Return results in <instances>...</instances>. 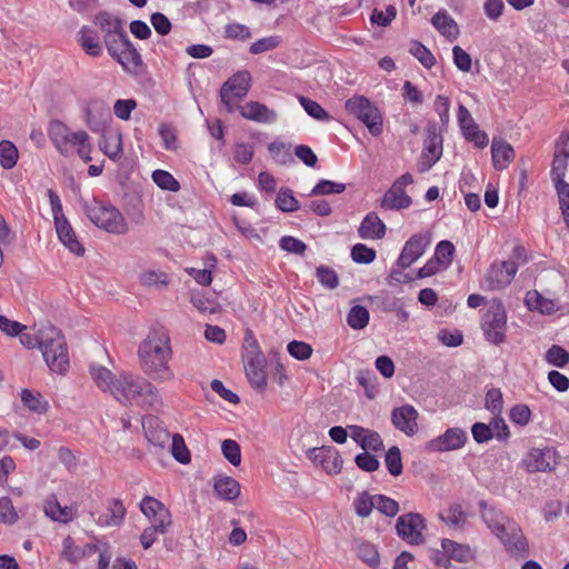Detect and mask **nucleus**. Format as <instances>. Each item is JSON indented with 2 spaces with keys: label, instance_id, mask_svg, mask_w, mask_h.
Returning a JSON list of instances; mask_svg holds the SVG:
<instances>
[{
  "label": "nucleus",
  "instance_id": "obj_4",
  "mask_svg": "<svg viewBox=\"0 0 569 569\" xmlns=\"http://www.w3.org/2000/svg\"><path fill=\"white\" fill-rule=\"evenodd\" d=\"M345 108L349 114L361 121L373 137L382 133V114L367 97L353 96L346 101Z\"/></svg>",
  "mask_w": 569,
  "mask_h": 569
},
{
  "label": "nucleus",
  "instance_id": "obj_19",
  "mask_svg": "<svg viewBox=\"0 0 569 569\" xmlns=\"http://www.w3.org/2000/svg\"><path fill=\"white\" fill-rule=\"evenodd\" d=\"M54 224L59 240L63 246H66L72 253L82 256L84 253V248L77 239L76 233L66 217L63 214H61V218L56 217Z\"/></svg>",
  "mask_w": 569,
  "mask_h": 569
},
{
  "label": "nucleus",
  "instance_id": "obj_49",
  "mask_svg": "<svg viewBox=\"0 0 569 569\" xmlns=\"http://www.w3.org/2000/svg\"><path fill=\"white\" fill-rule=\"evenodd\" d=\"M357 555L370 567H377L380 562L379 552L370 542H361L357 548Z\"/></svg>",
  "mask_w": 569,
  "mask_h": 569
},
{
  "label": "nucleus",
  "instance_id": "obj_1",
  "mask_svg": "<svg viewBox=\"0 0 569 569\" xmlns=\"http://www.w3.org/2000/svg\"><path fill=\"white\" fill-rule=\"evenodd\" d=\"M20 342L33 349L38 347L43 356L47 366L51 371L64 373L69 368V355L67 342L61 330L48 323L42 327L37 336L20 333Z\"/></svg>",
  "mask_w": 569,
  "mask_h": 569
},
{
  "label": "nucleus",
  "instance_id": "obj_11",
  "mask_svg": "<svg viewBox=\"0 0 569 569\" xmlns=\"http://www.w3.org/2000/svg\"><path fill=\"white\" fill-rule=\"evenodd\" d=\"M518 271L516 261H503L492 263L486 276V283L489 290H497L507 287Z\"/></svg>",
  "mask_w": 569,
  "mask_h": 569
},
{
  "label": "nucleus",
  "instance_id": "obj_16",
  "mask_svg": "<svg viewBox=\"0 0 569 569\" xmlns=\"http://www.w3.org/2000/svg\"><path fill=\"white\" fill-rule=\"evenodd\" d=\"M418 411L411 405L395 408L391 412V422L407 436H413L418 430Z\"/></svg>",
  "mask_w": 569,
  "mask_h": 569
},
{
  "label": "nucleus",
  "instance_id": "obj_18",
  "mask_svg": "<svg viewBox=\"0 0 569 569\" xmlns=\"http://www.w3.org/2000/svg\"><path fill=\"white\" fill-rule=\"evenodd\" d=\"M507 550L512 555H528V541L521 529L513 522L506 526L505 533L498 536Z\"/></svg>",
  "mask_w": 569,
  "mask_h": 569
},
{
  "label": "nucleus",
  "instance_id": "obj_13",
  "mask_svg": "<svg viewBox=\"0 0 569 569\" xmlns=\"http://www.w3.org/2000/svg\"><path fill=\"white\" fill-rule=\"evenodd\" d=\"M523 465L531 473L551 471L557 465L556 450L549 447L533 448L523 460Z\"/></svg>",
  "mask_w": 569,
  "mask_h": 569
},
{
  "label": "nucleus",
  "instance_id": "obj_10",
  "mask_svg": "<svg viewBox=\"0 0 569 569\" xmlns=\"http://www.w3.org/2000/svg\"><path fill=\"white\" fill-rule=\"evenodd\" d=\"M53 142L63 156L71 153V148L88 142L89 136L86 131H70L66 126L58 122L52 127Z\"/></svg>",
  "mask_w": 569,
  "mask_h": 569
},
{
  "label": "nucleus",
  "instance_id": "obj_35",
  "mask_svg": "<svg viewBox=\"0 0 569 569\" xmlns=\"http://www.w3.org/2000/svg\"><path fill=\"white\" fill-rule=\"evenodd\" d=\"M44 512L54 521H61L67 523L72 519L71 509L62 507L56 499L48 500L44 506Z\"/></svg>",
  "mask_w": 569,
  "mask_h": 569
},
{
  "label": "nucleus",
  "instance_id": "obj_30",
  "mask_svg": "<svg viewBox=\"0 0 569 569\" xmlns=\"http://www.w3.org/2000/svg\"><path fill=\"white\" fill-rule=\"evenodd\" d=\"M427 140L422 152H427L433 158L440 159L442 156V136L435 122L427 126Z\"/></svg>",
  "mask_w": 569,
  "mask_h": 569
},
{
  "label": "nucleus",
  "instance_id": "obj_27",
  "mask_svg": "<svg viewBox=\"0 0 569 569\" xmlns=\"http://www.w3.org/2000/svg\"><path fill=\"white\" fill-rule=\"evenodd\" d=\"M79 43L83 51L91 57H99L102 53V46L96 30L83 26L79 31Z\"/></svg>",
  "mask_w": 569,
  "mask_h": 569
},
{
  "label": "nucleus",
  "instance_id": "obj_26",
  "mask_svg": "<svg viewBox=\"0 0 569 569\" xmlns=\"http://www.w3.org/2000/svg\"><path fill=\"white\" fill-rule=\"evenodd\" d=\"M411 198L406 193L405 189L399 186H391L381 200V207L390 210H400L410 207Z\"/></svg>",
  "mask_w": 569,
  "mask_h": 569
},
{
  "label": "nucleus",
  "instance_id": "obj_54",
  "mask_svg": "<svg viewBox=\"0 0 569 569\" xmlns=\"http://www.w3.org/2000/svg\"><path fill=\"white\" fill-rule=\"evenodd\" d=\"M268 149L274 161L279 164H287L293 161L289 148L283 142L273 141L268 146Z\"/></svg>",
  "mask_w": 569,
  "mask_h": 569
},
{
  "label": "nucleus",
  "instance_id": "obj_23",
  "mask_svg": "<svg viewBox=\"0 0 569 569\" xmlns=\"http://www.w3.org/2000/svg\"><path fill=\"white\" fill-rule=\"evenodd\" d=\"M99 148L109 159L113 161L120 159L123 153L121 132L118 130H109L101 134Z\"/></svg>",
  "mask_w": 569,
  "mask_h": 569
},
{
  "label": "nucleus",
  "instance_id": "obj_40",
  "mask_svg": "<svg viewBox=\"0 0 569 569\" xmlns=\"http://www.w3.org/2000/svg\"><path fill=\"white\" fill-rule=\"evenodd\" d=\"M440 519L450 527H461L466 522V512L461 505H451L445 513H440Z\"/></svg>",
  "mask_w": 569,
  "mask_h": 569
},
{
  "label": "nucleus",
  "instance_id": "obj_50",
  "mask_svg": "<svg viewBox=\"0 0 569 569\" xmlns=\"http://www.w3.org/2000/svg\"><path fill=\"white\" fill-rule=\"evenodd\" d=\"M485 401L486 409L489 410L493 416H498L501 413L503 408V399L500 389H489L486 393Z\"/></svg>",
  "mask_w": 569,
  "mask_h": 569
},
{
  "label": "nucleus",
  "instance_id": "obj_34",
  "mask_svg": "<svg viewBox=\"0 0 569 569\" xmlns=\"http://www.w3.org/2000/svg\"><path fill=\"white\" fill-rule=\"evenodd\" d=\"M369 318L370 315L368 309L363 306L357 305L350 309L347 316V322L352 329L360 330L367 327Z\"/></svg>",
  "mask_w": 569,
  "mask_h": 569
},
{
  "label": "nucleus",
  "instance_id": "obj_45",
  "mask_svg": "<svg viewBox=\"0 0 569 569\" xmlns=\"http://www.w3.org/2000/svg\"><path fill=\"white\" fill-rule=\"evenodd\" d=\"M545 359L551 366L563 368L569 363V352L558 345H552L547 350Z\"/></svg>",
  "mask_w": 569,
  "mask_h": 569
},
{
  "label": "nucleus",
  "instance_id": "obj_37",
  "mask_svg": "<svg viewBox=\"0 0 569 569\" xmlns=\"http://www.w3.org/2000/svg\"><path fill=\"white\" fill-rule=\"evenodd\" d=\"M21 401L29 410L37 413H43L48 409V402L43 401L42 396L40 393H33L29 389L21 391Z\"/></svg>",
  "mask_w": 569,
  "mask_h": 569
},
{
  "label": "nucleus",
  "instance_id": "obj_22",
  "mask_svg": "<svg viewBox=\"0 0 569 569\" xmlns=\"http://www.w3.org/2000/svg\"><path fill=\"white\" fill-rule=\"evenodd\" d=\"M492 164L496 170L506 169L515 158V150L510 143L493 138L491 143Z\"/></svg>",
  "mask_w": 569,
  "mask_h": 569
},
{
  "label": "nucleus",
  "instance_id": "obj_64",
  "mask_svg": "<svg viewBox=\"0 0 569 569\" xmlns=\"http://www.w3.org/2000/svg\"><path fill=\"white\" fill-rule=\"evenodd\" d=\"M361 448L368 452L369 450L379 452L383 450V441L377 431L368 429L365 438L361 439Z\"/></svg>",
  "mask_w": 569,
  "mask_h": 569
},
{
  "label": "nucleus",
  "instance_id": "obj_2",
  "mask_svg": "<svg viewBox=\"0 0 569 569\" xmlns=\"http://www.w3.org/2000/svg\"><path fill=\"white\" fill-rule=\"evenodd\" d=\"M90 372L97 387L112 395L123 406H130L133 400L143 397V390H150L148 380L128 372L116 377L102 366H92Z\"/></svg>",
  "mask_w": 569,
  "mask_h": 569
},
{
  "label": "nucleus",
  "instance_id": "obj_48",
  "mask_svg": "<svg viewBox=\"0 0 569 569\" xmlns=\"http://www.w3.org/2000/svg\"><path fill=\"white\" fill-rule=\"evenodd\" d=\"M299 101L305 111L313 119L321 121H328L331 119L330 114L317 101L307 97H300Z\"/></svg>",
  "mask_w": 569,
  "mask_h": 569
},
{
  "label": "nucleus",
  "instance_id": "obj_25",
  "mask_svg": "<svg viewBox=\"0 0 569 569\" xmlns=\"http://www.w3.org/2000/svg\"><path fill=\"white\" fill-rule=\"evenodd\" d=\"M358 233L362 239H381L386 234V224L375 212H370L363 218Z\"/></svg>",
  "mask_w": 569,
  "mask_h": 569
},
{
  "label": "nucleus",
  "instance_id": "obj_59",
  "mask_svg": "<svg viewBox=\"0 0 569 569\" xmlns=\"http://www.w3.org/2000/svg\"><path fill=\"white\" fill-rule=\"evenodd\" d=\"M567 163L568 159L563 157H559L557 154H553V161L551 166V180L553 181L555 186L566 182L563 180L566 170H567Z\"/></svg>",
  "mask_w": 569,
  "mask_h": 569
},
{
  "label": "nucleus",
  "instance_id": "obj_46",
  "mask_svg": "<svg viewBox=\"0 0 569 569\" xmlns=\"http://www.w3.org/2000/svg\"><path fill=\"white\" fill-rule=\"evenodd\" d=\"M410 53L427 69H431L436 64L435 56L419 41H412Z\"/></svg>",
  "mask_w": 569,
  "mask_h": 569
},
{
  "label": "nucleus",
  "instance_id": "obj_31",
  "mask_svg": "<svg viewBox=\"0 0 569 569\" xmlns=\"http://www.w3.org/2000/svg\"><path fill=\"white\" fill-rule=\"evenodd\" d=\"M214 491L224 500H234L240 495V485L232 477H220L214 481Z\"/></svg>",
  "mask_w": 569,
  "mask_h": 569
},
{
  "label": "nucleus",
  "instance_id": "obj_55",
  "mask_svg": "<svg viewBox=\"0 0 569 569\" xmlns=\"http://www.w3.org/2000/svg\"><path fill=\"white\" fill-rule=\"evenodd\" d=\"M375 508L387 517H395L399 512V503L385 495H376Z\"/></svg>",
  "mask_w": 569,
  "mask_h": 569
},
{
  "label": "nucleus",
  "instance_id": "obj_17",
  "mask_svg": "<svg viewBox=\"0 0 569 569\" xmlns=\"http://www.w3.org/2000/svg\"><path fill=\"white\" fill-rule=\"evenodd\" d=\"M251 74L247 70L238 71L230 77L220 88V98L231 94L234 99H242L249 92Z\"/></svg>",
  "mask_w": 569,
  "mask_h": 569
},
{
  "label": "nucleus",
  "instance_id": "obj_3",
  "mask_svg": "<svg viewBox=\"0 0 569 569\" xmlns=\"http://www.w3.org/2000/svg\"><path fill=\"white\" fill-rule=\"evenodd\" d=\"M169 337L159 331L150 332L140 343L138 355L142 370L152 379L172 377L168 361L171 356Z\"/></svg>",
  "mask_w": 569,
  "mask_h": 569
},
{
  "label": "nucleus",
  "instance_id": "obj_6",
  "mask_svg": "<svg viewBox=\"0 0 569 569\" xmlns=\"http://www.w3.org/2000/svg\"><path fill=\"white\" fill-rule=\"evenodd\" d=\"M481 327L487 340L500 345L506 338L507 313L499 299H492L482 317Z\"/></svg>",
  "mask_w": 569,
  "mask_h": 569
},
{
  "label": "nucleus",
  "instance_id": "obj_7",
  "mask_svg": "<svg viewBox=\"0 0 569 569\" xmlns=\"http://www.w3.org/2000/svg\"><path fill=\"white\" fill-rule=\"evenodd\" d=\"M426 520L418 512H408L397 519V535L411 545H421L425 542L422 530L426 529Z\"/></svg>",
  "mask_w": 569,
  "mask_h": 569
},
{
  "label": "nucleus",
  "instance_id": "obj_62",
  "mask_svg": "<svg viewBox=\"0 0 569 569\" xmlns=\"http://www.w3.org/2000/svg\"><path fill=\"white\" fill-rule=\"evenodd\" d=\"M355 462L359 469L366 472H373L380 467L377 457L366 451L358 453L355 458Z\"/></svg>",
  "mask_w": 569,
  "mask_h": 569
},
{
  "label": "nucleus",
  "instance_id": "obj_33",
  "mask_svg": "<svg viewBox=\"0 0 569 569\" xmlns=\"http://www.w3.org/2000/svg\"><path fill=\"white\" fill-rule=\"evenodd\" d=\"M126 515L123 503L114 499L109 508V513L99 518V523L103 526H119Z\"/></svg>",
  "mask_w": 569,
  "mask_h": 569
},
{
  "label": "nucleus",
  "instance_id": "obj_36",
  "mask_svg": "<svg viewBox=\"0 0 569 569\" xmlns=\"http://www.w3.org/2000/svg\"><path fill=\"white\" fill-rule=\"evenodd\" d=\"M19 158L17 147L9 140L0 142V164L4 169H11L16 166Z\"/></svg>",
  "mask_w": 569,
  "mask_h": 569
},
{
  "label": "nucleus",
  "instance_id": "obj_63",
  "mask_svg": "<svg viewBox=\"0 0 569 569\" xmlns=\"http://www.w3.org/2000/svg\"><path fill=\"white\" fill-rule=\"evenodd\" d=\"M288 352L298 360L309 359L312 355V348L309 343L293 340L288 343Z\"/></svg>",
  "mask_w": 569,
  "mask_h": 569
},
{
  "label": "nucleus",
  "instance_id": "obj_47",
  "mask_svg": "<svg viewBox=\"0 0 569 569\" xmlns=\"http://www.w3.org/2000/svg\"><path fill=\"white\" fill-rule=\"evenodd\" d=\"M223 457L234 467L241 463V448L236 440L226 439L221 443Z\"/></svg>",
  "mask_w": 569,
  "mask_h": 569
},
{
  "label": "nucleus",
  "instance_id": "obj_44",
  "mask_svg": "<svg viewBox=\"0 0 569 569\" xmlns=\"http://www.w3.org/2000/svg\"><path fill=\"white\" fill-rule=\"evenodd\" d=\"M385 462L391 476L397 477L402 473V458L400 449L397 446H392L391 448L388 449L385 457Z\"/></svg>",
  "mask_w": 569,
  "mask_h": 569
},
{
  "label": "nucleus",
  "instance_id": "obj_56",
  "mask_svg": "<svg viewBox=\"0 0 569 569\" xmlns=\"http://www.w3.org/2000/svg\"><path fill=\"white\" fill-rule=\"evenodd\" d=\"M264 356L260 349L258 340L256 339L253 331L247 329L243 339V352L242 358Z\"/></svg>",
  "mask_w": 569,
  "mask_h": 569
},
{
  "label": "nucleus",
  "instance_id": "obj_60",
  "mask_svg": "<svg viewBox=\"0 0 569 569\" xmlns=\"http://www.w3.org/2000/svg\"><path fill=\"white\" fill-rule=\"evenodd\" d=\"M453 253L455 246L452 244V242L448 240H442L437 244L433 258H436L440 262V264L443 263L446 264V267H448L449 263L452 261Z\"/></svg>",
  "mask_w": 569,
  "mask_h": 569
},
{
  "label": "nucleus",
  "instance_id": "obj_15",
  "mask_svg": "<svg viewBox=\"0 0 569 569\" xmlns=\"http://www.w3.org/2000/svg\"><path fill=\"white\" fill-rule=\"evenodd\" d=\"M267 360L264 356L243 358V367L250 386L263 391L267 387V375L264 371Z\"/></svg>",
  "mask_w": 569,
  "mask_h": 569
},
{
  "label": "nucleus",
  "instance_id": "obj_29",
  "mask_svg": "<svg viewBox=\"0 0 569 569\" xmlns=\"http://www.w3.org/2000/svg\"><path fill=\"white\" fill-rule=\"evenodd\" d=\"M441 547L449 558L458 562L467 563L473 559L471 549L466 545L458 543L450 539H442Z\"/></svg>",
  "mask_w": 569,
  "mask_h": 569
},
{
  "label": "nucleus",
  "instance_id": "obj_9",
  "mask_svg": "<svg viewBox=\"0 0 569 569\" xmlns=\"http://www.w3.org/2000/svg\"><path fill=\"white\" fill-rule=\"evenodd\" d=\"M468 440L467 432L461 428H449L446 432L426 443L430 452H445L460 449Z\"/></svg>",
  "mask_w": 569,
  "mask_h": 569
},
{
  "label": "nucleus",
  "instance_id": "obj_28",
  "mask_svg": "<svg viewBox=\"0 0 569 569\" xmlns=\"http://www.w3.org/2000/svg\"><path fill=\"white\" fill-rule=\"evenodd\" d=\"M432 26L446 38L456 39L459 34L457 22L446 10L438 11L431 19Z\"/></svg>",
  "mask_w": 569,
  "mask_h": 569
},
{
  "label": "nucleus",
  "instance_id": "obj_61",
  "mask_svg": "<svg viewBox=\"0 0 569 569\" xmlns=\"http://www.w3.org/2000/svg\"><path fill=\"white\" fill-rule=\"evenodd\" d=\"M137 108L134 99H118L113 104V112L121 120H129L131 112Z\"/></svg>",
  "mask_w": 569,
  "mask_h": 569
},
{
  "label": "nucleus",
  "instance_id": "obj_51",
  "mask_svg": "<svg viewBox=\"0 0 569 569\" xmlns=\"http://www.w3.org/2000/svg\"><path fill=\"white\" fill-rule=\"evenodd\" d=\"M355 509L358 516L366 518L368 517L376 505V496H370L367 491L361 492L355 499Z\"/></svg>",
  "mask_w": 569,
  "mask_h": 569
},
{
  "label": "nucleus",
  "instance_id": "obj_39",
  "mask_svg": "<svg viewBox=\"0 0 569 569\" xmlns=\"http://www.w3.org/2000/svg\"><path fill=\"white\" fill-rule=\"evenodd\" d=\"M153 182L161 189L177 192L180 189L179 181L168 171L157 169L152 172Z\"/></svg>",
  "mask_w": 569,
  "mask_h": 569
},
{
  "label": "nucleus",
  "instance_id": "obj_57",
  "mask_svg": "<svg viewBox=\"0 0 569 569\" xmlns=\"http://www.w3.org/2000/svg\"><path fill=\"white\" fill-rule=\"evenodd\" d=\"M397 16V9L395 6H388L386 11L373 9L370 20L373 24L380 27H387Z\"/></svg>",
  "mask_w": 569,
  "mask_h": 569
},
{
  "label": "nucleus",
  "instance_id": "obj_12",
  "mask_svg": "<svg viewBox=\"0 0 569 569\" xmlns=\"http://www.w3.org/2000/svg\"><path fill=\"white\" fill-rule=\"evenodd\" d=\"M307 457L319 465L328 473L337 475L341 471L343 460L337 449L333 447L312 448L307 451Z\"/></svg>",
  "mask_w": 569,
  "mask_h": 569
},
{
  "label": "nucleus",
  "instance_id": "obj_24",
  "mask_svg": "<svg viewBox=\"0 0 569 569\" xmlns=\"http://www.w3.org/2000/svg\"><path fill=\"white\" fill-rule=\"evenodd\" d=\"M93 23L101 30L103 36L107 33H118L119 40L127 36L123 21L108 11L97 13L93 18Z\"/></svg>",
  "mask_w": 569,
  "mask_h": 569
},
{
  "label": "nucleus",
  "instance_id": "obj_8",
  "mask_svg": "<svg viewBox=\"0 0 569 569\" xmlns=\"http://www.w3.org/2000/svg\"><path fill=\"white\" fill-rule=\"evenodd\" d=\"M431 237L429 233L413 234L403 246L402 251L396 262L397 267L406 269L416 262L429 247Z\"/></svg>",
  "mask_w": 569,
  "mask_h": 569
},
{
  "label": "nucleus",
  "instance_id": "obj_21",
  "mask_svg": "<svg viewBox=\"0 0 569 569\" xmlns=\"http://www.w3.org/2000/svg\"><path fill=\"white\" fill-rule=\"evenodd\" d=\"M240 114L248 120L261 122V123H271L277 119V113L273 110H270L266 104L250 101L239 107Z\"/></svg>",
  "mask_w": 569,
  "mask_h": 569
},
{
  "label": "nucleus",
  "instance_id": "obj_43",
  "mask_svg": "<svg viewBox=\"0 0 569 569\" xmlns=\"http://www.w3.org/2000/svg\"><path fill=\"white\" fill-rule=\"evenodd\" d=\"M171 453L173 458L182 465H187L191 460V456L184 443V440L179 433H176L171 437Z\"/></svg>",
  "mask_w": 569,
  "mask_h": 569
},
{
  "label": "nucleus",
  "instance_id": "obj_41",
  "mask_svg": "<svg viewBox=\"0 0 569 569\" xmlns=\"http://www.w3.org/2000/svg\"><path fill=\"white\" fill-rule=\"evenodd\" d=\"M346 184L340 182H335L331 180L322 179L320 180L308 194L312 196H328L333 193H342L346 190Z\"/></svg>",
  "mask_w": 569,
  "mask_h": 569
},
{
  "label": "nucleus",
  "instance_id": "obj_52",
  "mask_svg": "<svg viewBox=\"0 0 569 569\" xmlns=\"http://www.w3.org/2000/svg\"><path fill=\"white\" fill-rule=\"evenodd\" d=\"M319 282L327 289H336L339 286V277L337 272L328 266H319L316 270Z\"/></svg>",
  "mask_w": 569,
  "mask_h": 569
},
{
  "label": "nucleus",
  "instance_id": "obj_58",
  "mask_svg": "<svg viewBox=\"0 0 569 569\" xmlns=\"http://www.w3.org/2000/svg\"><path fill=\"white\" fill-rule=\"evenodd\" d=\"M18 513L9 497L0 498V522L13 525L18 520Z\"/></svg>",
  "mask_w": 569,
  "mask_h": 569
},
{
  "label": "nucleus",
  "instance_id": "obj_53",
  "mask_svg": "<svg viewBox=\"0 0 569 569\" xmlns=\"http://www.w3.org/2000/svg\"><path fill=\"white\" fill-rule=\"evenodd\" d=\"M351 258L357 263L368 264L376 259V250L363 243H357L351 249Z\"/></svg>",
  "mask_w": 569,
  "mask_h": 569
},
{
  "label": "nucleus",
  "instance_id": "obj_20",
  "mask_svg": "<svg viewBox=\"0 0 569 569\" xmlns=\"http://www.w3.org/2000/svg\"><path fill=\"white\" fill-rule=\"evenodd\" d=\"M119 56L113 57L126 70L138 69L142 66V58L128 34L119 40Z\"/></svg>",
  "mask_w": 569,
  "mask_h": 569
},
{
  "label": "nucleus",
  "instance_id": "obj_5",
  "mask_svg": "<svg viewBox=\"0 0 569 569\" xmlns=\"http://www.w3.org/2000/svg\"><path fill=\"white\" fill-rule=\"evenodd\" d=\"M86 214L91 222L108 232L123 234L128 231L126 219L113 206L96 202L92 206H86Z\"/></svg>",
  "mask_w": 569,
  "mask_h": 569
},
{
  "label": "nucleus",
  "instance_id": "obj_32",
  "mask_svg": "<svg viewBox=\"0 0 569 569\" xmlns=\"http://www.w3.org/2000/svg\"><path fill=\"white\" fill-rule=\"evenodd\" d=\"M356 379L358 383L365 389V395L368 399H373L378 393L377 377L372 370H359Z\"/></svg>",
  "mask_w": 569,
  "mask_h": 569
},
{
  "label": "nucleus",
  "instance_id": "obj_42",
  "mask_svg": "<svg viewBox=\"0 0 569 569\" xmlns=\"http://www.w3.org/2000/svg\"><path fill=\"white\" fill-rule=\"evenodd\" d=\"M276 206L283 212H292L300 208L299 201L295 198L292 191L288 188H282L279 190L276 199Z\"/></svg>",
  "mask_w": 569,
  "mask_h": 569
},
{
  "label": "nucleus",
  "instance_id": "obj_38",
  "mask_svg": "<svg viewBox=\"0 0 569 569\" xmlns=\"http://www.w3.org/2000/svg\"><path fill=\"white\" fill-rule=\"evenodd\" d=\"M525 302L530 310L541 313H549L552 309V302L543 298L537 290L528 291Z\"/></svg>",
  "mask_w": 569,
  "mask_h": 569
},
{
  "label": "nucleus",
  "instance_id": "obj_14",
  "mask_svg": "<svg viewBox=\"0 0 569 569\" xmlns=\"http://www.w3.org/2000/svg\"><path fill=\"white\" fill-rule=\"evenodd\" d=\"M112 117L109 107L102 101H93L86 109V122L89 129L96 133H106Z\"/></svg>",
  "mask_w": 569,
  "mask_h": 569
}]
</instances>
